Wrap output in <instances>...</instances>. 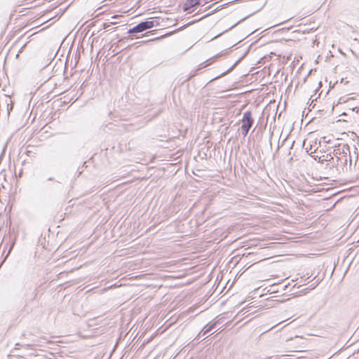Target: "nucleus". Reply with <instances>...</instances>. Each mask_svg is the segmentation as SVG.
<instances>
[{
	"label": "nucleus",
	"mask_w": 359,
	"mask_h": 359,
	"mask_svg": "<svg viewBox=\"0 0 359 359\" xmlns=\"http://www.w3.org/2000/svg\"><path fill=\"white\" fill-rule=\"evenodd\" d=\"M241 121V133L243 137H245L247 136L250 129L252 127L254 124V118H252V113L250 111H247L243 114Z\"/></svg>",
	"instance_id": "1"
},
{
	"label": "nucleus",
	"mask_w": 359,
	"mask_h": 359,
	"mask_svg": "<svg viewBox=\"0 0 359 359\" xmlns=\"http://www.w3.org/2000/svg\"><path fill=\"white\" fill-rule=\"evenodd\" d=\"M353 148H354V151H353V155L355 157V165L356 162L358 161V159L359 140L356 142H355V144H353Z\"/></svg>",
	"instance_id": "8"
},
{
	"label": "nucleus",
	"mask_w": 359,
	"mask_h": 359,
	"mask_svg": "<svg viewBox=\"0 0 359 359\" xmlns=\"http://www.w3.org/2000/svg\"><path fill=\"white\" fill-rule=\"evenodd\" d=\"M201 0H187L183 6V8L185 11H188L191 13V8L193 7L199 5Z\"/></svg>",
	"instance_id": "6"
},
{
	"label": "nucleus",
	"mask_w": 359,
	"mask_h": 359,
	"mask_svg": "<svg viewBox=\"0 0 359 359\" xmlns=\"http://www.w3.org/2000/svg\"><path fill=\"white\" fill-rule=\"evenodd\" d=\"M334 157L341 156L343 158H346L348 159V154L349 155V168L352 165V155L351 154L350 147L348 144H344L343 145L339 144L335 149L333 150V154Z\"/></svg>",
	"instance_id": "2"
},
{
	"label": "nucleus",
	"mask_w": 359,
	"mask_h": 359,
	"mask_svg": "<svg viewBox=\"0 0 359 359\" xmlns=\"http://www.w3.org/2000/svg\"><path fill=\"white\" fill-rule=\"evenodd\" d=\"M158 278H161V275L160 273L158 274Z\"/></svg>",
	"instance_id": "16"
},
{
	"label": "nucleus",
	"mask_w": 359,
	"mask_h": 359,
	"mask_svg": "<svg viewBox=\"0 0 359 359\" xmlns=\"http://www.w3.org/2000/svg\"><path fill=\"white\" fill-rule=\"evenodd\" d=\"M154 26V22L152 21H147L143 22L140 24H138L137 26L134 27L133 28L128 30L129 34H133L137 32H143L147 29H150L153 27Z\"/></svg>",
	"instance_id": "5"
},
{
	"label": "nucleus",
	"mask_w": 359,
	"mask_h": 359,
	"mask_svg": "<svg viewBox=\"0 0 359 359\" xmlns=\"http://www.w3.org/2000/svg\"><path fill=\"white\" fill-rule=\"evenodd\" d=\"M341 116H346V113H343V114H341Z\"/></svg>",
	"instance_id": "15"
},
{
	"label": "nucleus",
	"mask_w": 359,
	"mask_h": 359,
	"mask_svg": "<svg viewBox=\"0 0 359 359\" xmlns=\"http://www.w3.org/2000/svg\"><path fill=\"white\" fill-rule=\"evenodd\" d=\"M333 157H334L333 154H327L326 155H324V160L325 162H330V161H332V159L334 158Z\"/></svg>",
	"instance_id": "11"
},
{
	"label": "nucleus",
	"mask_w": 359,
	"mask_h": 359,
	"mask_svg": "<svg viewBox=\"0 0 359 359\" xmlns=\"http://www.w3.org/2000/svg\"><path fill=\"white\" fill-rule=\"evenodd\" d=\"M175 31L170 32L168 33H165L164 32V29H158V40H161L162 39H164L165 37L168 36L172 35Z\"/></svg>",
	"instance_id": "9"
},
{
	"label": "nucleus",
	"mask_w": 359,
	"mask_h": 359,
	"mask_svg": "<svg viewBox=\"0 0 359 359\" xmlns=\"http://www.w3.org/2000/svg\"><path fill=\"white\" fill-rule=\"evenodd\" d=\"M215 325H216V323H214L209 326L205 327L201 331L203 332V335L204 336V335L207 334L208 333H209L211 330H212L215 327Z\"/></svg>",
	"instance_id": "10"
},
{
	"label": "nucleus",
	"mask_w": 359,
	"mask_h": 359,
	"mask_svg": "<svg viewBox=\"0 0 359 359\" xmlns=\"http://www.w3.org/2000/svg\"><path fill=\"white\" fill-rule=\"evenodd\" d=\"M352 110L356 111V113H359V107H353Z\"/></svg>",
	"instance_id": "14"
},
{
	"label": "nucleus",
	"mask_w": 359,
	"mask_h": 359,
	"mask_svg": "<svg viewBox=\"0 0 359 359\" xmlns=\"http://www.w3.org/2000/svg\"><path fill=\"white\" fill-rule=\"evenodd\" d=\"M325 168H329V169L335 168V165L334 164V161H331L330 162H327L325 164Z\"/></svg>",
	"instance_id": "12"
},
{
	"label": "nucleus",
	"mask_w": 359,
	"mask_h": 359,
	"mask_svg": "<svg viewBox=\"0 0 359 359\" xmlns=\"http://www.w3.org/2000/svg\"><path fill=\"white\" fill-rule=\"evenodd\" d=\"M333 158L332 161L335 165V169L339 173L347 172L348 170H351L349 164L348 165V159L346 158H343L341 156H334Z\"/></svg>",
	"instance_id": "3"
},
{
	"label": "nucleus",
	"mask_w": 359,
	"mask_h": 359,
	"mask_svg": "<svg viewBox=\"0 0 359 359\" xmlns=\"http://www.w3.org/2000/svg\"><path fill=\"white\" fill-rule=\"evenodd\" d=\"M172 266L170 262L158 257V271H166V269Z\"/></svg>",
	"instance_id": "7"
},
{
	"label": "nucleus",
	"mask_w": 359,
	"mask_h": 359,
	"mask_svg": "<svg viewBox=\"0 0 359 359\" xmlns=\"http://www.w3.org/2000/svg\"><path fill=\"white\" fill-rule=\"evenodd\" d=\"M319 162H320V163H323L324 162H325V160H324V155H323V156L320 157V158H319Z\"/></svg>",
	"instance_id": "13"
},
{
	"label": "nucleus",
	"mask_w": 359,
	"mask_h": 359,
	"mask_svg": "<svg viewBox=\"0 0 359 359\" xmlns=\"http://www.w3.org/2000/svg\"><path fill=\"white\" fill-rule=\"evenodd\" d=\"M154 26V22L152 21H147L143 22L140 24H138L137 26L134 27L133 28L128 30L129 34H133L137 32H143L147 29H150L153 27Z\"/></svg>",
	"instance_id": "4"
}]
</instances>
